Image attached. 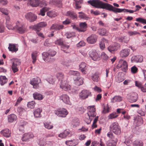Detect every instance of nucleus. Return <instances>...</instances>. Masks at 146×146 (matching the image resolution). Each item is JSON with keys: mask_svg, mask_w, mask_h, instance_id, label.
<instances>
[{"mask_svg": "<svg viewBox=\"0 0 146 146\" xmlns=\"http://www.w3.org/2000/svg\"><path fill=\"white\" fill-rule=\"evenodd\" d=\"M88 3L95 8L106 9L112 11L113 6L108 3H105L100 0H90Z\"/></svg>", "mask_w": 146, "mask_h": 146, "instance_id": "obj_1", "label": "nucleus"}, {"mask_svg": "<svg viewBox=\"0 0 146 146\" xmlns=\"http://www.w3.org/2000/svg\"><path fill=\"white\" fill-rule=\"evenodd\" d=\"M111 131L116 135H119L121 132L120 127L117 122L112 123L110 126Z\"/></svg>", "mask_w": 146, "mask_h": 146, "instance_id": "obj_2", "label": "nucleus"}, {"mask_svg": "<svg viewBox=\"0 0 146 146\" xmlns=\"http://www.w3.org/2000/svg\"><path fill=\"white\" fill-rule=\"evenodd\" d=\"M12 62L11 68L14 73L17 72L19 70L18 66L21 64L20 60L17 58L11 59Z\"/></svg>", "mask_w": 146, "mask_h": 146, "instance_id": "obj_3", "label": "nucleus"}, {"mask_svg": "<svg viewBox=\"0 0 146 146\" xmlns=\"http://www.w3.org/2000/svg\"><path fill=\"white\" fill-rule=\"evenodd\" d=\"M55 114L59 117H65L68 114V112L65 109L62 108L55 111Z\"/></svg>", "mask_w": 146, "mask_h": 146, "instance_id": "obj_4", "label": "nucleus"}, {"mask_svg": "<svg viewBox=\"0 0 146 146\" xmlns=\"http://www.w3.org/2000/svg\"><path fill=\"white\" fill-rule=\"evenodd\" d=\"M89 110L87 113V114L90 119V123L91 121L92 118L96 115V109L94 106H90Z\"/></svg>", "mask_w": 146, "mask_h": 146, "instance_id": "obj_5", "label": "nucleus"}, {"mask_svg": "<svg viewBox=\"0 0 146 146\" xmlns=\"http://www.w3.org/2000/svg\"><path fill=\"white\" fill-rule=\"evenodd\" d=\"M118 68H121L123 72H125L127 70L128 65L127 62L123 59H120L117 65Z\"/></svg>", "mask_w": 146, "mask_h": 146, "instance_id": "obj_6", "label": "nucleus"}, {"mask_svg": "<svg viewBox=\"0 0 146 146\" xmlns=\"http://www.w3.org/2000/svg\"><path fill=\"white\" fill-rule=\"evenodd\" d=\"M41 82L40 79L38 77L33 78L30 81V83L33 86V88L35 89H38L39 88V84Z\"/></svg>", "mask_w": 146, "mask_h": 146, "instance_id": "obj_7", "label": "nucleus"}, {"mask_svg": "<svg viewBox=\"0 0 146 146\" xmlns=\"http://www.w3.org/2000/svg\"><path fill=\"white\" fill-rule=\"evenodd\" d=\"M79 97L82 99H84L92 96L91 92L89 90H84L79 94Z\"/></svg>", "mask_w": 146, "mask_h": 146, "instance_id": "obj_8", "label": "nucleus"}, {"mask_svg": "<svg viewBox=\"0 0 146 146\" xmlns=\"http://www.w3.org/2000/svg\"><path fill=\"white\" fill-rule=\"evenodd\" d=\"M18 32L20 33H23L26 31V28L24 25H23L19 22L16 23L15 27Z\"/></svg>", "mask_w": 146, "mask_h": 146, "instance_id": "obj_9", "label": "nucleus"}, {"mask_svg": "<svg viewBox=\"0 0 146 146\" xmlns=\"http://www.w3.org/2000/svg\"><path fill=\"white\" fill-rule=\"evenodd\" d=\"M98 36L95 34H92L87 38V42L90 44H94L97 41Z\"/></svg>", "mask_w": 146, "mask_h": 146, "instance_id": "obj_10", "label": "nucleus"}, {"mask_svg": "<svg viewBox=\"0 0 146 146\" xmlns=\"http://www.w3.org/2000/svg\"><path fill=\"white\" fill-rule=\"evenodd\" d=\"M25 18L30 22H33L37 19V16L33 13L30 12L27 13L25 15Z\"/></svg>", "mask_w": 146, "mask_h": 146, "instance_id": "obj_11", "label": "nucleus"}, {"mask_svg": "<svg viewBox=\"0 0 146 146\" xmlns=\"http://www.w3.org/2000/svg\"><path fill=\"white\" fill-rule=\"evenodd\" d=\"M47 23L46 22H40L33 27V29L37 31H39L41 30V28L46 26Z\"/></svg>", "mask_w": 146, "mask_h": 146, "instance_id": "obj_12", "label": "nucleus"}, {"mask_svg": "<svg viewBox=\"0 0 146 146\" xmlns=\"http://www.w3.org/2000/svg\"><path fill=\"white\" fill-rule=\"evenodd\" d=\"M60 86L61 88L66 91L70 90L71 89L70 86L66 83V80L63 82H61L60 84Z\"/></svg>", "mask_w": 146, "mask_h": 146, "instance_id": "obj_13", "label": "nucleus"}, {"mask_svg": "<svg viewBox=\"0 0 146 146\" xmlns=\"http://www.w3.org/2000/svg\"><path fill=\"white\" fill-rule=\"evenodd\" d=\"M112 11L115 13L123 12H128L129 13H132L134 12V11L132 10H128L125 9H119L114 7H113Z\"/></svg>", "mask_w": 146, "mask_h": 146, "instance_id": "obj_14", "label": "nucleus"}, {"mask_svg": "<svg viewBox=\"0 0 146 146\" xmlns=\"http://www.w3.org/2000/svg\"><path fill=\"white\" fill-rule=\"evenodd\" d=\"M42 55L44 56V60L46 62H51L55 60L54 58L51 57V56L49 55V54L48 52H44L43 53Z\"/></svg>", "mask_w": 146, "mask_h": 146, "instance_id": "obj_15", "label": "nucleus"}, {"mask_svg": "<svg viewBox=\"0 0 146 146\" xmlns=\"http://www.w3.org/2000/svg\"><path fill=\"white\" fill-rule=\"evenodd\" d=\"M60 98L65 103L69 105L71 104L69 97L67 95L62 94L60 97Z\"/></svg>", "mask_w": 146, "mask_h": 146, "instance_id": "obj_16", "label": "nucleus"}, {"mask_svg": "<svg viewBox=\"0 0 146 146\" xmlns=\"http://www.w3.org/2000/svg\"><path fill=\"white\" fill-rule=\"evenodd\" d=\"M33 135L32 133H26L23 135L21 139L23 141H27L29 140V139L33 138Z\"/></svg>", "mask_w": 146, "mask_h": 146, "instance_id": "obj_17", "label": "nucleus"}, {"mask_svg": "<svg viewBox=\"0 0 146 146\" xmlns=\"http://www.w3.org/2000/svg\"><path fill=\"white\" fill-rule=\"evenodd\" d=\"M130 50L129 49L126 48L121 50L120 53V56L122 58H126L129 54Z\"/></svg>", "mask_w": 146, "mask_h": 146, "instance_id": "obj_18", "label": "nucleus"}, {"mask_svg": "<svg viewBox=\"0 0 146 146\" xmlns=\"http://www.w3.org/2000/svg\"><path fill=\"white\" fill-rule=\"evenodd\" d=\"M138 98L137 94L135 93L132 94L128 98L129 101L131 103L134 102L137 100Z\"/></svg>", "mask_w": 146, "mask_h": 146, "instance_id": "obj_19", "label": "nucleus"}, {"mask_svg": "<svg viewBox=\"0 0 146 146\" xmlns=\"http://www.w3.org/2000/svg\"><path fill=\"white\" fill-rule=\"evenodd\" d=\"M142 57L140 55L134 56H132L131 60L133 62H141L143 61Z\"/></svg>", "mask_w": 146, "mask_h": 146, "instance_id": "obj_20", "label": "nucleus"}, {"mask_svg": "<svg viewBox=\"0 0 146 146\" xmlns=\"http://www.w3.org/2000/svg\"><path fill=\"white\" fill-rule=\"evenodd\" d=\"M50 137V135H48L47 136L43 135L40 138L39 142V144L40 145H44L46 143V138L47 137Z\"/></svg>", "mask_w": 146, "mask_h": 146, "instance_id": "obj_21", "label": "nucleus"}, {"mask_svg": "<svg viewBox=\"0 0 146 146\" xmlns=\"http://www.w3.org/2000/svg\"><path fill=\"white\" fill-rule=\"evenodd\" d=\"M8 49L10 51L12 52H16L18 50V45L17 44L9 43Z\"/></svg>", "mask_w": 146, "mask_h": 146, "instance_id": "obj_22", "label": "nucleus"}, {"mask_svg": "<svg viewBox=\"0 0 146 146\" xmlns=\"http://www.w3.org/2000/svg\"><path fill=\"white\" fill-rule=\"evenodd\" d=\"M1 134L5 137H9L10 136L11 132L9 129L6 128L2 130Z\"/></svg>", "mask_w": 146, "mask_h": 146, "instance_id": "obj_23", "label": "nucleus"}, {"mask_svg": "<svg viewBox=\"0 0 146 146\" xmlns=\"http://www.w3.org/2000/svg\"><path fill=\"white\" fill-rule=\"evenodd\" d=\"M79 68L82 73L84 74H86V70L87 69V67L85 63L84 62L81 63L79 65Z\"/></svg>", "mask_w": 146, "mask_h": 146, "instance_id": "obj_24", "label": "nucleus"}, {"mask_svg": "<svg viewBox=\"0 0 146 146\" xmlns=\"http://www.w3.org/2000/svg\"><path fill=\"white\" fill-rule=\"evenodd\" d=\"M65 143L69 146H75L78 143V140L77 139L68 140L66 141Z\"/></svg>", "mask_w": 146, "mask_h": 146, "instance_id": "obj_25", "label": "nucleus"}, {"mask_svg": "<svg viewBox=\"0 0 146 146\" xmlns=\"http://www.w3.org/2000/svg\"><path fill=\"white\" fill-rule=\"evenodd\" d=\"M90 56L94 61L99 60L100 58L98 54L96 51H93L91 52L90 54Z\"/></svg>", "mask_w": 146, "mask_h": 146, "instance_id": "obj_26", "label": "nucleus"}, {"mask_svg": "<svg viewBox=\"0 0 146 146\" xmlns=\"http://www.w3.org/2000/svg\"><path fill=\"white\" fill-rule=\"evenodd\" d=\"M79 32H84L86 30L87 24L86 22H82L79 24Z\"/></svg>", "mask_w": 146, "mask_h": 146, "instance_id": "obj_27", "label": "nucleus"}, {"mask_svg": "<svg viewBox=\"0 0 146 146\" xmlns=\"http://www.w3.org/2000/svg\"><path fill=\"white\" fill-rule=\"evenodd\" d=\"M74 80L75 84L76 85L80 86L83 84V79L82 77L77 76V77L74 78Z\"/></svg>", "mask_w": 146, "mask_h": 146, "instance_id": "obj_28", "label": "nucleus"}, {"mask_svg": "<svg viewBox=\"0 0 146 146\" xmlns=\"http://www.w3.org/2000/svg\"><path fill=\"white\" fill-rule=\"evenodd\" d=\"M119 47L118 44H116L113 45H111L109 46L108 48V50L111 53L117 51Z\"/></svg>", "mask_w": 146, "mask_h": 146, "instance_id": "obj_29", "label": "nucleus"}, {"mask_svg": "<svg viewBox=\"0 0 146 146\" xmlns=\"http://www.w3.org/2000/svg\"><path fill=\"white\" fill-rule=\"evenodd\" d=\"M64 15L66 16L69 17L73 19L77 18V15L72 11H68L66 13H65Z\"/></svg>", "mask_w": 146, "mask_h": 146, "instance_id": "obj_30", "label": "nucleus"}, {"mask_svg": "<svg viewBox=\"0 0 146 146\" xmlns=\"http://www.w3.org/2000/svg\"><path fill=\"white\" fill-rule=\"evenodd\" d=\"M64 26L63 25H59L56 23L53 24L50 28V29L55 30H60L63 29Z\"/></svg>", "mask_w": 146, "mask_h": 146, "instance_id": "obj_31", "label": "nucleus"}, {"mask_svg": "<svg viewBox=\"0 0 146 146\" xmlns=\"http://www.w3.org/2000/svg\"><path fill=\"white\" fill-rule=\"evenodd\" d=\"M42 111V109L40 108H37L34 110L33 112L34 116L36 117H40L41 116V113Z\"/></svg>", "mask_w": 146, "mask_h": 146, "instance_id": "obj_32", "label": "nucleus"}, {"mask_svg": "<svg viewBox=\"0 0 146 146\" xmlns=\"http://www.w3.org/2000/svg\"><path fill=\"white\" fill-rule=\"evenodd\" d=\"M107 136L108 137L111 139V141L117 143L118 141L117 139V137L114 135L113 133L111 132H108L107 134Z\"/></svg>", "mask_w": 146, "mask_h": 146, "instance_id": "obj_33", "label": "nucleus"}, {"mask_svg": "<svg viewBox=\"0 0 146 146\" xmlns=\"http://www.w3.org/2000/svg\"><path fill=\"white\" fill-rule=\"evenodd\" d=\"M118 41L120 42L127 43L129 39L128 37L125 36L119 37L118 38Z\"/></svg>", "mask_w": 146, "mask_h": 146, "instance_id": "obj_34", "label": "nucleus"}, {"mask_svg": "<svg viewBox=\"0 0 146 146\" xmlns=\"http://www.w3.org/2000/svg\"><path fill=\"white\" fill-rule=\"evenodd\" d=\"M56 76L58 79L61 81V82H63L65 81L64 79V75L61 72H58L56 74Z\"/></svg>", "mask_w": 146, "mask_h": 146, "instance_id": "obj_35", "label": "nucleus"}, {"mask_svg": "<svg viewBox=\"0 0 146 146\" xmlns=\"http://www.w3.org/2000/svg\"><path fill=\"white\" fill-rule=\"evenodd\" d=\"M33 96L35 99L40 100H42L43 98V97L42 95L37 92H35L33 94Z\"/></svg>", "mask_w": 146, "mask_h": 146, "instance_id": "obj_36", "label": "nucleus"}, {"mask_svg": "<svg viewBox=\"0 0 146 146\" xmlns=\"http://www.w3.org/2000/svg\"><path fill=\"white\" fill-rule=\"evenodd\" d=\"M122 99L123 98L121 96H116L111 99V102H119L122 101Z\"/></svg>", "mask_w": 146, "mask_h": 146, "instance_id": "obj_37", "label": "nucleus"}, {"mask_svg": "<svg viewBox=\"0 0 146 146\" xmlns=\"http://www.w3.org/2000/svg\"><path fill=\"white\" fill-rule=\"evenodd\" d=\"M17 116L14 114H10L8 116V121L9 122H12L17 119Z\"/></svg>", "mask_w": 146, "mask_h": 146, "instance_id": "obj_38", "label": "nucleus"}, {"mask_svg": "<svg viewBox=\"0 0 146 146\" xmlns=\"http://www.w3.org/2000/svg\"><path fill=\"white\" fill-rule=\"evenodd\" d=\"M29 3L32 6L36 7L40 4V1L38 0H31Z\"/></svg>", "mask_w": 146, "mask_h": 146, "instance_id": "obj_39", "label": "nucleus"}, {"mask_svg": "<svg viewBox=\"0 0 146 146\" xmlns=\"http://www.w3.org/2000/svg\"><path fill=\"white\" fill-rule=\"evenodd\" d=\"M78 13L80 15L78 16V17L81 19L88 20L89 19V17H87L86 15L82 12H79Z\"/></svg>", "mask_w": 146, "mask_h": 146, "instance_id": "obj_40", "label": "nucleus"}, {"mask_svg": "<svg viewBox=\"0 0 146 146\" xmlns=\"http://www.w3.org/2000/svg\"><path fill=\"white\" fill-rule=\"evenodd\" d=\"M37 52L35 51L32 52L31 54V57L33 59L32 62L34 63L36 60V58L37 56Z\"/></svg>", "mask_w": 146, "mask_h": 146, "instance_id": "obj_41", "label": "nucleus"}, {"mask_svg": "<svg viewBox=\"0 0 146 146\" xmlns=\"http://www.w3.org/2000/svg\"><path fill=\"white\" fill-rule=\"evenodd\" d=\"M68 74L70 75H72L76 76H79L80 73L77 71L70 70L68 72Z\"/></svg>", "mask_w": 146, "mask_h": 146, "instance_id": "obj_42", "label": "nucleus"}, {"mask_svg": "<svg viewBox=\"0 0 146 146\" xmlns=\"http://www.w3.org/2000/svg\"><path fill=\"white\" fill-rule=\"evenodd\" d=\"M76 2V9H78L80 8L81 7L80 5L83 3L82 0H74Z\"/></svg>", "mask_w": 146, "mask_h": 146, "instance_id": "obj_43", "label": "nucleus"}, {"mask_svg": "<svg viewBox=\"0 0 146 146\" xmlns=\"http://www.w3.org/2000/svg\"><path fill=\"white\" fill-rule=\"evenodd\" d=\"M69 48V46L68 45H66L65 44H63L61 46V50L63 51L64 52L66 53L68 52V49Z\"/></svg>", "mask_w": 146, "mask_h": 146, "instance_id": "obj_44", "label": "nucleus"}, {"mask_svg": "<svg viewBox=\"0 0 146 146\" xmlns=\"http://www.w3.org/2000/svg\"><path fill=\"white\" fill-rule=\"evenodd\" d=\"M134 146H143V142L138 140H136L133 142Z\"/></svg>", "mask_w": 146, "mask_h": 146, "instance_id": "obj_45", "label": "nucleus"}, {"mask_svg": "<svg viewBox=\"0 0 146 146\" xmlns=\"http://www.w3.org/2000/svg\"><path fill=\"white\" fill-rule=\"evenodd\" d=\"M47 15L48 16L50 17H54L56 16V13L55 11H49L47 12Z\"/></svg>", "mask_w": 146, "mask_h": 146, "instance_id": "obj_46", "label": "nucleus"}, {"mask_svg": "<svg viewBox=\"0 0 146 146\" xmlns=\"http://www.w3.org/2000/svg\"><path fill=\"white\" fill-rule=\"evenodd\" d=\"M118 116V115L116 112H113L110 114L108 116L109 119H113L117 117Z\"/></svg>", "mask_w": 146, "mask_h": 146, "instance_id": "obj_47", "label": "nucleus"}, {"mask_svg": "<svg viewBox=\"0 0 146 146\" xmlns=\"http://www.w3.org/2000/svg\"><path fill=\"white\" fill-rule=\"evenodd\" d=\"M7 80L5 76H1V85H3L6 83Z\"/></svg>", "mask_w": 146, "mask_h": 146, "instance_id": "obj_48", "label": "nucleus"}, {"mask_svg": "<svg viewBox=\"0 0 146 146\" xmlns=\"http://www.w3.org/2000/svg\"><path fill=\"white\" fill-rule=\"evenodd\" d=\"M35 102L32 101L28 103L27 106L28 108L31 109L33 108L35 106Z\"/></svg>", "mask_w": 146, "mask_h": 146, "instance_id": "obj_49", "label": "nucleus"}, {"mask_svg": "<svg viewBox=\"0 0 146 146\" xmlns=\"http://www.w3.org/2000/svg\"><path fill=\"white\" fill-rule=\"evenodd\" d=\"M128 34L130 36L135 35H140V33L136 31H129L128 32Z\"/></svg>", "mask_w": 146, "mask_h": 146, "instance_id": "obj_50", "label": "nucleus"}, {"mask_svg": "<svg viewBox=\"0 0 146 146\" xmlns=\"http://www.w3.org/2000/svg\"><path fill=\"white\" fill-rule=\"evenodd\" d=\"M136 21L139 22L143 24H146V20L142 18L139 17L137 18Z\"/></svg>", "mask_w": 146, "mask_h": 146, "instance_id": "obj_51", "label": "nucleus"}, {"mask_svg": "<svg viewBox=\"0 0 146 146\" xmlns=\"http://www.w3.org/2000/svg\"><path fill=\"white\" fill-rule=\"evenodd\" d=\"M55 43L56 44L61 45V46L64 44L63 40L62 39H59L55 41Z\"/></svg>", "mask_w": 146, "mask_h": 146, "instance_id": "obj_52", "label": "nucleus"}, {"mask_svg": "<svg viewBox=\"0 0 146 146\" xmlns=\"http://www.w3.org/2000/svg\"><path fill=\"white\" fill-rule=\"evenodd\" d=\"M92 78L94 81L98 82V80L99 76L96 74H94L92 76Z\"/></svg>", "mask_w": 146, "mask_h": 146, "instance_id": "obj_53", "label": "nucleus"}, {"mask_svg": "<svg viewBox=\"0 0 146 146\" xmlns=\"http://www.w3.org/2000/svg\"><path fill=\"white\" fill-rule=\"evenodd\" d=\"M47 11V9L46 8L43 7L40 10V13L38 14V15L44 16L45 15V12Z\"/></svg>", "mask_w": 146, "mask_h": 146, "instance_id": "obj_54", "label": "nucleus"}, {"mask_svg": "<svg viewBox=\"0 0 146 146\" xmlns=\"http://www.w3.org/2000/svg\"><path fill=\"white\" fill-rule=\"evenodd\" d=\"M98 32L99 35L103 36L106 34V31L104 29H99Z\"/></svg>", "mask_w": 146, "mask_h": 146, "instance_id": "obj_55", "label": "nucleus"}, {"mask_svg": "<svg viewBox=\"0 0 146 146\" xmlns=\"http://www.w3.org/2000/svg\"><path fill=\"white\" fill-rule=\"evenodd\" d=\"M117 143L112 141H108L106 143L107 146H116Z\"/></svg>", "mask_w": 146, "mask_h": 146, "instance_id": "obj_56", "label": "nucleus"}, {"mask_svg": "<svg viewBox=\"0 0 146 146\" xmlns=\"http://www.w3.org/2000/svg\"><path fill=\"white\" fill-rule=\"evenodd\" d=\"M44 125L45 127L48 129H50L53 127V126L48 123H44Z\"/></svg>", "mask_w": 146, "mask_h": 146, "instance_id": "obj_57", "label": "nucleus"}, {"mask_svg": "<svg viewBox=\"0 0 146 146\" xmlns=\"http://www.w3.org/2000/svg\"><path fill=\"white\" fill-rule=\"evenodd\" d=\"M101 55L102 58L104 60H107L109 59V57L108 55L104 52L102 53Z\"/></svg>", "mask_w": 146, "mask_h": 146, "instance_id": "obj_58", "label": "nucleus"}, {"mask_svg": "<svg viewBox=\"0 0 146 146\" xmlns=\"http://www.w3.org/2000/svg\"><path fill=\"white\" fill-rule=\"evenodd\" d=\"M48 81L49 83L51 84H53L55 82V79L53 78L52 76H50L48 79Z\"/></svg>", "mask_w": 146, "mask_h": 146, "instance_id": "obj_59", "label": "nucleus"}, {"mask_svg": "<svg viewBox=\"0 0 146 146\" xmlns=\"http://www.w3.org/2000/svg\"><path fill=\"white\" fill-rule=\"evenodd\" d=\"M138 70V69L135 66H133L131 68V72L133 74L136 73Z\"/></svg>", "mask_w": 146, "mask_h": 146, "instance_id": "obj_60", "label": "nucleus"}, {"mask_svg": "<svg viewBox=\"0 0 146 146\" xmlns=\"http://www.w3.org/2000/svg\"><path fill=\"white\" fill-rule=\"evenodd\" d=\"M1 11L3 14L7 16H8L9 15V11L6 9L4 8H2L1 9Z\"/></svg>", "mask_w": 146, "mask_h": 146, "instance_id": "obj_61", "label": "nucleus"}, {"mask_svg": "<svg viewBox=\"0 0 146 146\" xmlns=\"http://www.w3.org/2000/svg\"><path fill=\"white\" fill-rule=\"evenodd\" d=\"M6 27L7 28L9 29H15V28L13 27L12 25H11L10 23L7 22L6 23Z\"/></svg>", "mask_w": 146, "mask_h": 146, "instance_id": "obj_62", "label": "nucleus"}, {"mask_svg": "<svg viewBox=\"0 0 146 146\" xmlns=\"http://www.w3.org/2000/svg\"><path fill=\"white\" fill-rule=\"evenodd\" d=\"M109 109V108L108 106V105L107 104L106 105L104 106V110L103 111V113H106L108 112Z\"/></svg>", "mask_w": 146, "mask_h": 146, "instance_id": "obj_63", "label": "nucleus"}, {"mask_svg": "<svg viewBox=\"0 0 146 146\" xmlns=\"http://www.w3.org/2000/svg\"><path fill=\"white\" fill-rule=\"evenodd\" d=\"M135 86L139 88H140L141 90V88L143 87V86H142L141 83L140 82L138 81H135Z\"/></svg>", "mask_w": 146, "mask_h": 146, "instance_id": "obj_64", "label": "nucleus"}]
</instances>
